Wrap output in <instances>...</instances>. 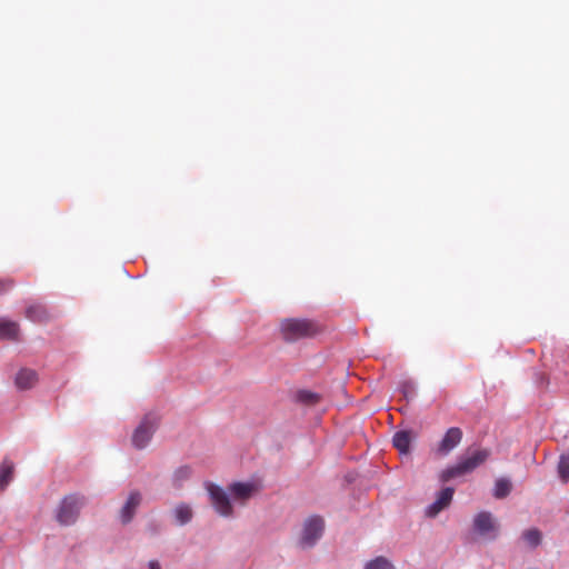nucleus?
<instances>
[{
  "instance_id": "1",
  "label": "nucleus",
  "mask_w": 569,
  "mask_h": 569,
  "mask_svg": "<svg viewBox=\"0 0 569 569\" xmlns=\"http://www.w3.org/2000/svg\"><path fill=\"white\" fill-rule=\"evenodd\" d=\"M279 328L282 339L287 342L313 338L322 331L317 321L306 318L282 319Z\"/></svg>"
},
{
  "instance_id": "2",
  "label": "nucleus",
  "mask_w": 569,
  "mask_h": 569,
  "mask_svg": "<svg viewBox=\"0 0 569 569\" xmlns=\"http://www.w3.org/2000/svg\"><path fill=\"white\" fill-rule=\"evenodd\" d=\"M489 456L490 451L488 449H476L473 451H468L467 455L461 457L455 466L443 470L440 478L443 482H447L456 477L469 473L482 465Z\"/></svg>"
},
{
  "instance_id": "3",
  "label": "nucleus",
  "mask_w": 569,
  "mask_h": 569,
  "mask_svg": "<svg viewBox=\"0 0 569 569\" xmlns=\"http://www.w3.org/2000/svg\"><path fill=\"white\" fill-rule=\"evenodd\" d=\"M84 505V497L79 495H69L60 502L56 519L61 526L73 525L80 513V509Z\"/></svg>"
},
{
  "instance_id": "4",
  "label": "nucleus",
  "mask_w": 569,
  "mask_h": 569,
  "mask_svg": "<svg viewBox=\"0 0 569 569\" xmlns=\"http://www.w3.org/2000/svg\"><path fill=\"white\" fill-rule=\"evenodd\" d=\"M158 426L159 418L157 417V415L147 413L132 433V446L138 450L144 449L147 445L150 442Z\"/></svg>"
},
{
  "instance_id": "5",
  "label": "nucleus",
  "mask_w": 569,
  "mask_h": 569,
  "mask_svg": "<svg viewBox=\"0 0 569 569\" xmlns=\"http://www.w3.org/2000/svg\"><path fill=\"white\" fill-rule=\"evenodd\" d=\"M475 531L485 539L495 540L499 533V525L488 511H481L473 518Z\"/></svg>"
},
{
  "instance_id": "6",
  "label": "nucleus",
  "mask_w": 569,
  "mask_h": 569,
  "mask_svg": "<svg viewBox=\"0 0 569 569\" xmlns=\"http://www.w3.org/2000/svg\"><path fill=\"white\" fill-rule=\"evenodd\" d=\"M325 523L322 518L313 516L306 520L299 546L303 549L311 548L323 532Z\"/></svg>"
},
{
  "instance_id": "7",
  "label": "nucleus",
  "mask_w": 569,
  "mask_h": 569,
  "mask_svg": "<svg viewBox=\"0 0 569 569\" xmlns=\"http://www.w3.org/2000/svg\"><path fill=\"white\" fill-rule=\"evenodd\" d=\"M207 490L216 511L222 517H231L233 508L228 493L221 487L213 483H209Z\"/></svg>"
},
{
  "instance_id": "8",
  "label": "nucleus",
  "mask_w": 569,
  "mask_h": 569,
  "mask_svg": "<svg viewBox=\"0 0 569 569\" xmlns=\"http://www.w3.org/2000/svg\"><path fill=\"white\" fill-rule=\"evenodd\" d=\"M462 430L458 427L449 428L441 441L439 442L436 452L439 456L449 455L462 440Z\"/></svg>"
},
{
  "instance_id": "9",
  "label": "nucleus",
  "mask_w": 569,
  "mask_h": 569,
  "mask_svg": "<svg viewBox=\"0 0 569 569\" xmlns=\"http://www.w3.org/2000/svg\"><path fill=\"white\" fill-rule=\"evenodd\" d=\"M228 490L234 501L246 503L247 500L259 492L260 486L257 482H233Z\"/></svg>"
},
{
  "instance_id": "10",
  "label": "nucleus",
  "mask_w": 569,
  "mask_h": 569,
  "mask_svg": "<svg viewBox=\"0 0 569 569\" xmlns=\"http://www.w3.org/2000/svg\"><path fill=\"white\" fill-rule=\"evenodd\" d=\"M453 492H455V490L450 487L442 489L439 492L435 502H432L428 507L427 515L429 517H436L440 511H442L445 508H447L452 500Z\"/></svg>"
},
{
  "instance_id": "11",
  "label": "nucleus",
  "mask_w": 569,
  "mask_h": 569,
  "mask_svg": "<svg viewBox=\"0 0 569 569\" xmlns=\"http://www.w3.org/2000/svg\"><path fill=\"white\" fill-rule=\"evenodd\" d=\"M39 381L38 373L33 369L22 368L14 378V385L19 390H29Z\"/></svg>"
},
{
  "instance_id": "12",
  "label": "nucleus",
  "mask_w": 569,
  "mask_h": 569,
  "mask_svg": "<svg viewBox=\"0 0 569 569\" xmlns=\"http://www.w3.org/2000/svg\"><path fill=\"white\" fill-rule=\"evenodd\" d=\"M141 502V495L138 491H133L129 495V498L121 509L120 518L122 523H128L132 520L136 509Z\"/></svg>"
},
{
  "instance_id": "13",
  "label": "nucleus",
  "mask_w": 569,
  "mask_h": 569,
  "mask_svg": "<svg viewBox=\"0 0 569 569\" xmlns=\"http://www.w3.org/2000/svg\"><path fill=\"white\" fill-rule=\"evenodd\" d=\"M14 472V463L4 458L0 465V490L3 491L11 482Z\"/></svg>"
},
{
  "instance_id": "14",
  "label": "nucleus",
  "mask_w": 569,
  "mask_h": 569,
  "mask_svg": "<svg viewBox=\"0 0 569 569\" xmlns=\"http://www.w3.org/2000/svg\"><path fill=\"white\" fill-rule=\"evenodd\" d=\"M19 335V325L14 321L0 320V338L17 340Z\"/></svg>"
},
{
  "instance_id": "15",
  "label": "nucleus",
  "mask_w": 569,
  "mask_h": 569,
  "mask_svg": "<svg viewBox=\"0 0 569 569\" xmlns=\"http://www.w3.org/2000/svg\"><path fill=\"white\" fill-rule=\"evenodd\" d=\"M392 442L400 453H408L411 443V435L406 430L398 431L395 433Z\"/></svg>"
},
{
  "instance_id": "16",
  "label": "nucleus",
  "mask_w": 569,
  "mask_h": 569,
  "mask_svg": "<svg viewBox=\"0 0 569 569\" xmlns=\"http://www.w3.org/2000/svg\"><path fill=\"white\" fill-rule=\"evenodd\" d=\"M26 317L34 322H42L48 319V313L42 305H31L26 310Z\"/></svg>"
},
{
  "instance_id": "17",
  "label": "nucleus",
  "mask_w": 569,
  "mask_h": 569,
  "mask_svg": "<svg viewBox=\"0 0 569 569\" xmlns=\"http://www.w3.org/2000/svg\"><path fill=\"white\" fill-rule=\"evenodd\" d=\"M511 488V482L508 479L500 478L495 483L493 496L497 499H502L510 493Z\"/></svg>"
},
{
  "instance_id": "18",
  "label": "nucleus",
  "mask_w": 569,
  "mask_h": 569,
  "mask_svg": "<svg viewBox=\"0 0 569 569\" xmlns=\"http://www.w3.org/2000/svg\"><path fill=\"white\" fill-rule=\"evenodd\" d=\"M174 515L179 525H186L192 518V510L188 505L180 503L176 507Z\"/></svg>"
},
{
  "instance_id": "19",
  "label": "nucleus",
  "mask_w": 569,
  "mask_h": 569,
  "mask_svg": "<svg viewBox=\"0 0 569 569\" xmlns=\"http://www.w3.org/2000/svg\"><path fill=\"white\" fill-rule=\"evenodd\" d=\"M558 473L565 483L569 481V453L562 455L560 457L558 463Z\"/></svg>"
},
{
  "instance_id": "20",
  "label": "nucleus",
  "mask_w": 569,
  "mask_h": 569,
  "mask_svg": "<svg viewBox=\"0 0 569 569\" xmlns=\"http://www.w3.org/2000/svg\"><path fill=\"white\" fill-rule=\"evenodd\" d=\"M523 539L531 546L537 547L541 541V533L538 529H529L522 533Z\"/></svg>"
},
{
  "instance_id": "21",
  "label": "nucleus",
  "mask_w": 569,
  "mask_h": 569,
  "mask_svg": "<svg viewBox=\"0 0 569 569\" xmlns=\"http://www.w3.org/2000/svg\"><path fill=\"white\" fill-rule=\"evenodd\" d=\"M191 476V469L188 466L178 468L173 473L174 486H181L182 481L187 480Z\"/></svg>"
},
{
  "instance_id": "22",
  "label": "nucleus",
  "mask_w": 569,
  "mask_h": 569,
  "mask_svg": "<svg viewBox=\"0 0 569 569\" xmlns=\"http://www.w3.org/2000/svg\"><path fill=\"white\" fill-rule=\"evenodd\" d=\"M366 569H395L390 561L383 557H378L370 561Z\"/></svg>"
},
{
  "instance_id": "23",
  "label": "nucleus",
  "mask_w": 569,
  "mask_h": 569,
  "mask_svg": "<svg viewBox=\"0 0 569 569\" xmlns=\"http://www.w3.org/2000/svg\"><path fill=\"white\" fill-rule=\"evenodd\" d=\"M299 398L302 401L308 402V403H315L318 401V396L316 393L308 392V391H301L299 393Z\"/></svg>"
},
{
  "instance_id": "24",
  "label": "nucleus",
  "mask_w": 569,
  "mask_h": 569,
  "mask_svg": "<svg viewBox=\"0 0 569 569\" xmlns=\"http://www.w3.org/2000/svg\"><path fill=\"white\" fill-rule=\"evenodd\" d=\"M12 287H13V281L12 280H9V279L2 280V279H0V295L4 293L6 291L11 289Z\"/></svg>"
},
{
  "instance_id": "25",
  "label": "nucleus",
  "mask_w": 569,
  "mask_h": 569,
  "mask_svg": "<svg viewBox=\"0 0 569 569\" xmlns=\"http://www.w3.org/2000/svg\"><path fill=\"white\" fill-rule=\"evenodd\" d=\"M149 569H161L160 563L157 560H151L149 562Z\"/></svg>"
}]
</instances>
